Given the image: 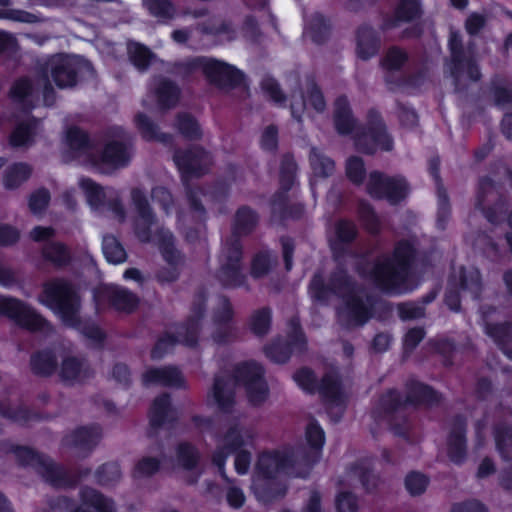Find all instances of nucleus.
Returning a JSON list of instances; mask_svg holds the SVG:
<instances>
[{
	"label": "nucleus",
	"instance_id": "nucleus-1",
	"mask_svg": "<svg viewBox=\"0 0 512 512\" xmlns=\"http://www.w3.org/2000/svg\"><path fill=\"white\" fill-rule=\"evenodd\" d=\"M306 441L310 448L305 454L291 448H282L259 456L251 489L260 502L266 503L281 496L284 493L282 482L286 478L305 477L308 474L325 442L324 432L318 424L308 425Z\"/></svg>",
	"mask_w": 512,
	"mask_h": 512
},
{
	"label": "nucleus",
	"instance_id": "nucleus-2",
	"mask_svg": "<svg viewBox=\"0 0 512 512\" xmlns=\"http://www.w3.org/2000/svg\"><path fill=\"white\" fill-rule=\"evenodd\" d=\"M237 385H243L248 399L253 404L264 401L268 394L266 383L262 379V369L256 363H245L235 370V375L225 380L217 376L209 395V401H213L221 410H227L233 402L234 389Z\"/></svg>",
	"mask_w": 512,
	"mask_h": 512
},
{
	"label": "nucleus",
	"instance_id": "nucleus-3",
	"mask_svg": "<svg viewBox=\"0 0 512 512\" xmlns=\"http://www.w3.org/2000/svg\"><path fill=\"white\" fill-rule=\"evenodd\" d=\"M257 434L253 429L234 425L228 429L222 439L219 440L218 451L214 455V462L222 469L224 458L229 453H235L234 466L239 474H245L251 463V455L248 449L253 448Z\"/></svg>",
	"mask_w": 512,
	"mask_h": 512
},
{
	"label": "nucleus",
	"instance_id": "nucleus-4",
	"mask_svg": "<svg viewBox=\"0 0 512 512\" xmlns=\"http://www.w3.org/2000/svg\"><path fill=\"white\" fill-rule=\"evenodd\" d=\"M413 249L408 242L400 243L394 252L393 259H383L377 263L372 274L373 280L383 289L401 293L407 290L404 282L408 276V264Z\"/></svg>",
	"mask_w": 512,
	"mask_h": 512
},
{
	"label": "nucleus",
	"instance_id": "nucleus-5",
	"mask_svg": "<svg viewBox=\"0 0 512 512\" xmlns=\"http://www.w3.org/2000/svg\"><path fill=\"white\" fill-rule=\"evenodd\" d=\"M91 64L79 56L56 55L50 58L45 76H50L60 88L72 87L80 78L91 76Z\"/></svg>",
	"mask_w": 512,
	"mask_h": 512
},
{
	"label": "nucleus",
	"instance_id": "nucleus-6",
	"mask_svg": "<svg viewBox=\"0 0 512 512\" xmlns=\"http://www.w3.org/2000/svg\"><path fill=\"white\" fill-rule=\"evenodd\" d=\"M41 303L53 310L68 325L74 326L78 311V297L64 281L56 280L44 286Z\"/></svg>",
	"mask_w": 512,
	"mask_h": 512
},
{
	"label": "nucleus",
	"instance_id": "nucleus-7",
	"mask_svg": "<svg viewBox=\"0 0 512 512\" xmlns=\"http://www.w3.org/2000/svg\"><path fill=\"white\" fill-rule=\"evenodd\" d=\"M369 193L378 198H386L391 203L403 199L408 191L403 179L383 178L378 173H372L369 178Z\"/></svg>",
	"mask_w": 512,
	"mask_h": 512
},
{
	"label": "nucleus",
	"instance_id": "nucleus-8",
	"mask_svg": "<svg viewBox=\"0 0 512 512\" xmlns=\"http://www.w3.org/2000/svg\"><path fill=\"white\" fill-rule=\"evenodd\" d=\"M0 313L31 330L42 329L45 324L39 315L15 299L0 298Z\"/></svg>",
	"mask_w": 512,
	"mask_h": 512
},
{
	"label": "nucleus",
	"instance_id": "nucleus-9",
	"mask_svg": "<svg viewBox=\"0 0 512 512\" xmlns=\"http://www.w3.org/2000/svg\"><path fill=\"white\" fill-rule=\"evenodd\" d=\"M199 65L206 76L220 86L235 85L242 80L240 71L214 59H200Z\"/></svg>",
	"mask_w": 512,
	"mask_h": 512
},
{
	"label": "nucleus",
	"instance_id": "nucleus-10",
	"mask_svg": "<svg viewBox=\"0 0 512 512\" xmlns=\"http://www.w3.org/2000/svg\"><path fill=\"white\" fill-rule=\"evenodd\" d=\"M130 154L128 148L123 143L122 139L115 140L109 142L99 157V159L94 161V164L99 167V169L108 173L111 170L124 166L129 160Z\"/></svg>",
	"mask_w": 512,
	"mask_h": 512
},
{
	"label": "nucleus",
	"instance_id": "nucleus-11",
	"mask_svg": "<svg viewBox=\"0 0 512 512\" xmlns=\"http://www.w3.org/2000/svg\"><path fill=\"white\" fill-rule=\"evenodd\" d=\"M175 163L183 177L200 175L210 164L209 156L202 150L195 149L188 153H177Z\"/></svg>",
	"mask_w": 512,
	"mask_h": 512
},
{
	"label": "nucleus",
	"instance_id": "nucleus-12",
	"mask_svg": "<svg viewBox=\"0 0 512 512\" xmlns=\"http://www.w3.org/2000/svg\"><path fill=\"white\" fill-rule=\"evenodd\" d=\"M371 304L367 300L364 302L359 297L351 295L346 301V307L339 311L341 319H348L353 325H362L370 316Z\"/></svg>",
	"mask_w": 512,
	"mask_h": 512
},
{
	"label": "nucleus",
	"instance_id": "nucleus-13",
	"mask_svg": "<svg viewBox=\"0 0 512 512\" xmlns=\"http://www.w3.org/2000/svg\"><path fill=\"white\" fill-rule=\"evenodd\" d=\"M74 512H116L113 502L93 489L81 494V504Z\"/></svg>",
	"mask_w": 512,
	"mask_h": 512
},
{
	"label": "nucleus",
	"instance_id": "nucleus-14",
	"mask_svg": "<svg viewBox=\"0 0 512 512\" xmlns=\"http://www.w3.org/2000/svg\"><path fill=\"white\" fill-rule=\"evenodd\" d=\"M143 381L146 385L159 384L178 387L182 385L183 378L177 369L165 367L148 370L143 376Z\"/></svg>",
	"mask_w": 512,
	"mask_h": 512
},
{
	"label": "nucleus",
	"instance_id": "nucleus-15",
	"mask_svg": "<svg viewBox=\"0 0 512 512\" xmlns=\"http://www.w3.org/2000/svg\"><path fill=\"white\" fill-rule=\"evenodd\" d=\"M449 47L451 50L452 55V62H453V74H458L459 70L467 69V73L469 74V78L471 80H477L480 76V73L476 67H473L469 63H464L460 59V47H461V41L460 36L456 32H451L450 38H449Z\"/></svg>",
	"mask_w": 512,
	"mask_h": 512
},
{
	"label": "nucleus",
	"instance_id": "nucleus-16",
	"mask_svg": "<svg viewBox=\"0 0 512 512\" xmlns=\"http://www.w3.org/2000/svg\"><path fill=\"white\" fill-rule=\"evenodd\" d=\"M103 294L111 299L112 305L122 311H132L138 303L137 298L125 289L108 286L103 289Z\"/></svg>",
	"mask_w": 512,
	"mask_h": 512
},
{
	"label": "nucleus",
	"instance_id": "nucleus-17",
	"mask_svg": "<svg viewBox=\"0 0 512 512\" xmlns=\"http://www.w3.org/2000/svg\"><path fill=\"white\" fill-rule=\"evenodd\" d=\"M173 237L169 232H166L164 234L163 243H162V253L165 258V260L168 262V264L171 266V271L169 275H165L164 272H161L159 274V279L161 281H172L176 279L178 276V271L176 269L175 263L178 259V254L173 248Z\"/></svg>",
	"mask_w": 512,
	"mask_h": 512
},
{
	"label": "nucleus",
	"instance_id": "nucleus-18",
	"mask_svg": "<svg viewBox=\"0 0 512 512\" xmlns=\"http://www.w3.org/2000/svg\"><path fill=\"white\" fill-rule=\"evenodd\" d=\"M65 143L71 150L73 157H79L81 154H87L90 151L86 134L78 128H71L66 132Z\"/></svg>",
	"mask_w": 512,
	"mask_h": 512
},
{
	"label": "nucleus",
	"instance_id": "nucleus-19",
	"mask_svg": "<svg viewBox=\"0 0 512 512\" xmlns=\"http://www.w3.org/2000/svg\"><path fill=\"white\" fill-rule=\"evenodd\" d=\"M60 375L63 381L73 383L83 380L86 376V370L77 359L67 358L62 363Z\"/></svg>",
	"mask_w": 512,
	"mask_h": 512
},
{
	"label": "nucleus",
	"instance_id": "nucleus-20",
	"mask_svg": "<svg viewBox=\"0 0 512 512\" xmlns=\"http://www.w3.org/2000/svg\"><path fill=\"white\" fill-rule=\"evenodd\" d=\"M102 250L109 263L119 264L124 262L126 259L125 250L113 236H106L103 238Z\"/></svg>",
	"mask_w": 512,
	"mask_h": 512
},
{
	"label": "nucleus",
	"instance_id": "nucleus-21",
	"mask_svg": "<svg viewBox=\"0 0 512 512\" xmlns=\"http://www.w3.org/2000/svg\"><path fill=\"white\" fill-rule=\"evenodd\" d=\"M38 123L36 121L29 122L25 125L18 126L12 133L10 142L15 147L30 144L36 135Z\"/></svg>",
	"mask_w": 512,
	"mask_h": 512
},
{
	"label": "nucleus",
	"instance_id": "nucleus-22",
	"mask_svg": "<svg viewBox=\"0 0 512 512\" xmlns=\"http://www.w3.org/2000/svg\"><path fill=\"white\" fill-rule=\"evenodd\" d=\"M335 109V124L339 133H348L353 125V120L350 116L347 101L345 98H340L336 102Z\"/></svg>",
	"mask_w": 512,
	"mask_h": 512
},
{
	"label": "nucleus",
	"instance_id": "nucleus-23",
	"mask_svg": "<svg viewBox=\"0 0 512 512\" xmlns=\"http://www.w3.org/2000/svg\"><path fill=\"white\" fill-rule=\"evenodd\" d=\"M31 169L26 164H16L12 166L5 175L4 186L7 189L17 188L21 183L28 179Z\"/></svg>",
	"mask_w": 512,
	"mask_h": 512
},
{
	"label": "nucleus",
	"instance_id": "nucleus-24",
	"mask_svg": "<svg viewBox=\"0 0 512 512\" xmlns=\"http://www.w3.org/2000/svg\"><path fill=\"white\" fill-rule=\"evenodd\" d=\"M143 5L160 20L170 19L174 15V7L167 0H143Z\"/></svg>",
	"mask_w": 512,
	"mask_h": 512
},
{
	"label": "nucleus",
	"instance_id": "nucleus-25",
	"mask_svg": "<svg viewBox=\"0 0 512 512\" xmlns=\"http://www.w3.org/2000/svg\"><path fill=\"white\" fill-rule=\"evenodd\" d=\"M487 333L500 343L503 352L512 359V335L509 328L505 325L487 327Z\"/></svg>",
	"mask_w": 512,
	"mask_h": 512
},
{
	"label": "nucleus",
	"instance_id": "nucleus-26",
	"mask_svg": "<svg viewBox=\"0 0 512 512\" xmlns=\"http://www.w3.org/2000/svg\"><path fill=\"white\" fill-rule=\"evenodd\" d=\"M310 162L314 174L317 176H328L334 170V163L331 159L323 156L319 151L313 149L310 156Z\"/></svg>",
	"mask_w": 512,
	"mask_h": 512
},
{
	"label": "nucleus",
	"instance_id": "nucleus-27",
	"mask_svg": "<svg viewBox=\"0 0 512 512\" xmlns=\"http://www.w3.org/2000/svg\"><path fill=\"white\" fill-rule=\"evenodd\" d=\"M172 410L169 405L168 398L166 396L156 399L152 405L150 411V420L153 425L162 424L167 419Z\"/></svg>",
	"mask_w": 512,
	"mask_h": 512
},
{
	"label": "nucleus",
	"instance_id": "nucleus-28",
	"mask_svg": "<svg viewBox=\"0 0 512 512\" xmlns=\"http://www.w3.org/2000/svg\"><path fill=\"white\" fill-rule=\"evenodd\" d=\"M178 89L169 82H162L157 90L159 105L163 108L173 106L178 100Z\"/></svg>",
	"mask_w": 512,
	"mask_h": 512
},
{
	"label": "nucleus",
	"instance_id": "nucleus-29",
	"mask_svg": "<svg viewBox=\"0 0 512 512\" xmlns=\"http://www.w3.org/2000/svg\"><path fill=\"white\" fill-rule=\"evenodd\" d=\"M128 52L134 65L139 69H144L151 62L150 51L139 43H129Z\"/></svg>",
	"mask_w": 512,
	"mask_h": 512
},
{
	"label": "nucleus",
	"instance_id": "nucleus-30",
	"mask_svg": "<svg viewBox=\"0 0 512 512\" xmlns=\"http://www.w3.org/2000/svg\"><path fill=\"white\" fill-rule=\"evenodd\" d=\"M377 50V43L370 31H363L358 37L357 54L362 59H367Z\"/></svg>",
	"mask_w": 512,
	"mask_h": 512
},
{
	"label": "nucleus",
	"instance_id": "nucleus-31",
	"mask_svg": "<svg viewBox=\"0 0 512 512\" xmlns=\"http://www.w3.org/2000/svg\"><path fill=\"white\" fill-rule=\"evenodd\" d=\"M421 14L418 0H402L397 9V16L404 21L412 20Z\"/></svg>",
	"mask_w": 512,
	"mask_h": 512
},
{
	"label": "nucleus",
	"instance_id": "nucleus-32",
	"mask_svg": "<svg viewBox=\"0 0 512 512\" xmlns=\"http://www.w3.org/2000/svg\"><path fill=\"white\" fill-rule=\"evenodd\" d=\"M79 185L84 191L87 201L91 206L98 205L104 197L103 190L90 179H81Z\"/></svg>",
	"mask_w": 512,
	"mask_h": 512
},
{
	"label": "nucleus",
	"instance_id": "nucleus-33",
	"mask_svg": "<svg viewBox=\"0 0 512 512\" xmlns=\"http://www.w3.org/2000/svg\"><path fill=\"white\" fill-rule=\"evenodd\" d=\"M428 479L420 473H410L405 480V486L411 495H419L425 491Z\"/></svg>",
	"mask_w": 512,
	"mask_h": 512
},
{
	"label": "nucleus",
	"instance_id": "nucleus-34",
	"mask_svg": "<svg viewBox=\"0 0 512 512\" xmlns=\"http://www.w3.org/2000/svg\"><path fill=\"white\" fill-rule=\"evenodd\" d=\"M270 325V312L266 309L258 311L252 316L251 328L256 334H264Z\"/></svg>",
	"mask_w": 512,
	"mask_h": 512
},
{
	"label": "nucleus",
	"instance_id": "nucleus-35",
	"mask_svg": "<svg viewBox=\"0 0 512 512\" xmlns=\"http://www.w3.org/2000/svg\"><path fill=\"white\" fill-rule=\"evenodd\" d=\"M177 127L187 137L193 138L200 135V128L197 122L189 115L180 116L177 121Z\"/></svg>",
	"mask_w": 512,
	"mask_h": 512
},
{
	"label": "nucleus",
	"instance_id": "nucleus-36",
	"mask_svg": "<svg viewBox=\"0 0 512 512\" xmlns=\"http://www.w3.org/2000/svg\"><path fill=\"white\" fill-rule=\"evenodd\" d=\"M33 369L39 374H49L55 367L53 358L47 354H39L32 359Z\"/></svg>",
	"mask_w": 512,
	"mask_h": 512
},
{
	"label": "nucleus",
	"instance_id": "nucleus-37",
	"mask_svg": "<svg viewBox=\"0 0 512 512\" xmlns=\"http://www.w3.org/2000/svg\"><path fill=\"white\" fill-rule=\"evenodd\" d=\"M294 380L305 391L312 392L316 387L313 373L308 369H301L294 374Z\"/></svg>",
	"mask_w": 512,
	"mask_h": 512
},
{
	"label": "nucleus",
	"instance_id": "nucleus-38",
	"mask_svg": "<svg viewBox=\"0 0 512 512\" xmlns=\"http://www.w3.org/2000/svg\"><path fill=\"white\" fill-rule=\"evenodd\" d=\"M322 389L325 393L329 394V409L332 410L334 405H338L339 402L342 401L339 391L340 385L337 380H330V378H326L323 380Z\"/></svg>",
	"mask_w": 512,
	"mask_h": 512
},
{
	"label": "nucleus",
	"instance_id": "nucleus-39",
	"mask_svg": "<svg viewBox=\"0 0 512 512\" xmlns=\"http://www.w3.org/2000/svg\"><path fill=\"white\" fill-rule=\"evenodd\" d=\"M347 175L351 181L359 183L362 181L364 176V167L361 159L350 158L347 162Z\"/></svg>",
	"mask_w": 512,
	"mask_h": 512
},
{
	"label": "nucleus",
	"instance_id": "nucleus-40",
	"mask_svg": "<svg viewBox=\"0 0 512 512\" xmlns=\"http://www.w3.org/2000/svg\"><path fill=\"white\" fill-rule=\"evenodd\" d=\"M257 221L256 215L249 208H242L236 216L237 226L240 230L246 231L250 229Z\"/></svg>",
	"mask_w": 512,
	"mask_h": 512
},
{
	"label": "nucleus",
	"instance_id": "nucleus-41",
	"mask_svg": "<svg viewBox=\"0 0 512 512\" xmlns=\"http://www.w3.org/2000/svg\"><path fill=\"white\" fill-rule=\"evenodd\" d=\"M336 508L338 512H356L357 500L349 493H341L336 498Z\"/></svg>",
	"mask_w": 512,
	"mask_h": 512
},
{
	"label": "nucleus",
	"instance_id": "nucleus-42",
	"mask_svg": "<svg viewBox=\"0 0 512 512\" xmlns=\"http://www.w3.org/2000/svg\"><path fill=\"white\" fill-rule=\"evenodd\" d=\"M464 454V440L462 435H455L449 439V456L452 461H461Z\"/></svg>",
	"mask_w": 512,
	"mask_h": 512
},
{
	"label": "nucleus",
	"instance_id": "nucleus-43",
	"mask_svg": "<svg viewBox=\"0 0 512 512\" xmlns=\"http://www.w3.org/2000/svg\"><path fill=\"white\" fill-rule=\"evenodd\" d=\"M45 256L51 261L61 264L66 261L68 253L65 247L59 243H53L44 251Z\"/></svg>",
	"mask_w": 512,
	"mask_h": 512
},
{
	"label": "nucleus",
	"instance_id": "nucleus-44",
	"mask_svg": "<svg viewBox=\"0 0 512 512\" xmlns=\"http://www.w3.org/2000/svg\"><path fill=\"white\" fill-rule=\"evenodd\" d=\"M49 194L46 190H38L29 201V206L34 214L40 213L48 204Z\"/></svg>",
	"mask_w": 512,
	"mask_h": 512
},
{
	"label": "nucleus",
	"instance_id": "nucleus-45",
	"mask_svg": "<svg viewBox=\"0 0 512 512\" xmlns=\"http://www.w3.org/2000/svg\"><path fill=\"white\" fill-rule=\"evenodd\" d=\"M197 459L195 450L189 445H180L178 450V460L183 467L191 468Z\"/></svg>",
	"mask_w": 512,
	"mask_h": 512
},
{
	"label": "nucleus",
	"instance_id": "nucleus-46",
	"mask_svg": "<svg viewBox=\"0 0 512 512\" xmlns=\"http://www.w3.org/2000/svg\"><path fill=\"white\" fill-rule=\"evenodd\" d=\"M159 463L153 458H145L141 460L135 468V476L144 477L149 476L157 471Z\"/></svg>",
	"mask_w": 512,
	"mask_h": 512
},
{
	"label": "nucleus",
	"instance_id": "nucleus-47",
	"mask_svg": "<svg viewBox=\"0 0 512 512\" xmlns=\"http://www.w3.org/2000/svg\"><path fill=\"white\" fill-rule=\"evenodd\" d=\"M226 498L229 505L234 508L241 507L245 502V495L243 491L234 484L229 485L226 493Z\"/></svg>",
	"mask_w": 512,
	"mask_h": 512
},
{
	"label": "nucleus",
	"instance_id": "nucleus-48",
	"mask_svg": "<svg viewBox=\"0 0 512 512\" xmlns=\"http://www.w3.org/2000/svg\"><path fill=\"white\" fill-rule=\"evenodd\" d=\"M137 125L147 139H160L153 123L144 115L137 117Z\"/></svg>",
	"mask_w": 512,
	"mask_h": 512
},
{
	"label": "nucleus",
	"instance_id": "nucleus-49",
	"mask_svg": "<svg viewBox=\"0 0 512 512\" xmlns=\"http://www.w3.org/2000/svg\"><path fill=\"white\" fill-rule=\"evenodd\" d=\"M17 458L23 465L37 466L42 464L40 457L29 448H20L16 452ZM43 465H45L43 463Z\"/></svg>",
	"mask_w": 512,
	"mask_h": 512
},
{
	"label": "nucleus",
	"instance_id": "nucleus-50",
	"mask_svg": "<svg viewBox=\"0 0 512 512\" xmlns=\"http://www.w3.org/2000/svg\"><path fill=\"white\" fill-rule=\"evenodd\" d=\"M132 200L139 212L140 219L144 223H148V222L150 223V214L147 210L143 194L138 190L134 191L132 193Z\"/></svg>",
	"mask_w": 512,
	"mask_h": 512
},
{
	"label": "nucleus",
	"instance_id": "nucleus-51",
	"mask_svg": "<svg viewBox=\"0 0 512 512\" xmlns=\"http://www.w3.org/2000/svg\"><path fill=\"white\" fill-rule=\"evenodd\" d=\"M405 54L399 49L390 50L384 60V65L389 69L400 67L405 61Z\"/></svg>",
	"mask_w": 512,
	"mask_h": 512
},
{
	"label": "nucleus",
	"instance_id": "nucleus-52",
	"mask_svg": "<svg viewBox=\"0 0 512 512\" xmlns=\"http://www.w3.org/2000/svg\"><path fill=\"white\" fill-rule=\"evenodd\" d=\"M271 257L269 254H261L258 255L254 261L252 266V272L255 276H261L264 274L271 265Z\"/></svg>",
	"mask_w": 512,
	"mask_h": 512
},
{
	"label": "nucleus",
	"instance_id": "nucleus-53",
	"mask_svg": "<svg viewBox=\"0 0 512 512\" xmlns=\"http://www.w3.org/2000/svg\"><path fill=\"white\" fill-rule=\"evenodd\" d=\"M486 18L478 13H472L466 20V30L469 34H476L484 27Z\"/></svg>",
	"mask_w": 512,
	"mask_h": 512
},
{
	"label": "nucleus",
	"instance_id": "nucleus-54",
	"mask_svg": "<svg viewBox=\"0 0 512 512\" xmlns=\"http://www.w3.org/2000/svg\"><path fill=\"white\" fill-rule=\"evenodd\" d=\"M263 90L271 97L275 102H281L283 100V96L281 91L278 88L277 83L272 78H265L262 81Z\"/></svg>",
	"mask_w": 512,
	"mask_h": 512
},
{
	"label": "nucleus",
	"instance_id": "nucleus-55",
	"mask_svg": "<svg viewBox=\"0 0 512 512\" xmlns=\"http://www.w3.org/2000/svg\"><path fill=\"white\" fill-rule=\"evenodd\" d=\"M198 328V321H189L187 327H185L184 330L181 332V342H183L186 345L192 346L195 343V337L198 332Z\"/></svg>",
	"mask_w": 512,
	"mask_h": 512
},
{
	"label": "nucleus",
	"instance_id": "nucleus-56",
	"mask_svg": "<svg viewBox=\"0 0 512 512\" xmlns=\"http://www.w3.org/2000/svg\"><path fill=\"white\" fill-rule=\"evenodd\" d=\"M399 311L402 319L419 318L424 314L422 307L413 303L401 305Z\"/></svg>",
	"mask_w": 512,
	"mask_h": 512
},
{
	"label": "nucleus",
	"instance_id": "nucleus-57",
	"mask_svg": "<svg viewBox=\"0 0 512 512\" xmlns=\"http://www.w3.org/2000/svg\"><path fill=\"white\" fill-rule=\"evenodd\" d=\"M19 239V233L10 226H0V245L6 246L15 243Z\"/></svg>",
	"mask_w": 512,
	"mask_h": 512
},
{
	"label": "nucleus",
	"instance_id": "nucleus-58",
	"mask_svg": "<svg viewBox=\"0 0 512 512\" xmlns=\"http://www.w3.org/2000/svg\"><path fill=\"white\" fill-rule=\"evenodd\" d=\"M336 233L341 241H349L355 236L354 225L349 222H340L336 227Z\"/></svg>",
	"mask_w": 512,
	"mask_h": 512
},
{
	"label": "nucleus",
	"instance_id": "nucleus-59",
	"mask_svg": "<svg viewBox=\"0 0 512 512\" xmlns=\"http://www.w3.org/2000/svg\"><path fill=\"white\" fill-rule=\"evenodd\" d=\"M451 512H486L484 506L477 501L455 504Z\"/></svg>",
	"mask_w": 512,
	"mask_h": 512
},
{
	"label": "nucleus",
	"instance_id": "nucleus-60",
	"mask_svg": "<svg viewBox=\"0 0 512 512\" xmlns=\"http://www.w3.org/2000/svg\"><path fill=\"white\" fill-rule=\"evenodd\" d=\"M415 400L430 403L434 399V392L425 385L416 384L414 387Z\"/></svg>",
	"mask_w": 512,
	"mask_h": 512
},
{
	"label": "nucleus",
	"instance_id": "nucleus-61",
	"mask_svg": "<svg viewBox=\"0 0 512 512\" xmlns=\"http://www.w3.org/2000/svg\"><path fill=\"white\" fill-rule=\"evenodd\" d=\"M309 104L316 110L322 111L325 107V102L322 94L319 92L317 87L312 86L309 90Z\"/></svg>",
	"mask_w": 512,
	"mask_h": 512
},
{
	"label": "nucleus",
	"instance_id": "nucleus-62",
	"mask_svg": "<svg viewBox=\"0 0 512 512\" xmlns=\"http://www.w3.org/2000/svg\"><path fill=\"white\" fill-rule=\"evenodd\" d=\"M276 141H277L276 129L274 127H268L262 135V140H261L262 147L265 149H268V150L273 149L276 146Z\"/></svg>",
	"mask_w": 512,
	"mask_h": 512
},
{
	"label": "nucleus",
	"instance_id": "nucleus-63",
	"mask_svg": "<svg viewBox=\"0 0 512 512\" xmlns=\"http://www.w3.org/2000/svg\"><path fill=\"white\" fill-rule=\"evenodd\" d=\"M266 354L275 362H284L288 359L289 354L287 348H282L279 346H271L267 348Z\"/></svg>",
	"mask_w": 512,
	"mask_h": 512
},
{
	"label": "nucleus",
	"instance_id": "nucleus-64",
	"mask_svg": "<svg viewBox=\"0 0 512 512\" xmlns=\"http://www.w3.org/2000/svg\"><path fill=\"white\" fill-rule=\"evenodd\" d=\"M31 91V85L27 80H20L12 88L11 94L15 99H22Z\"/></svg>",
	"mask_w": 512,
	"mask_h": 512
}]
</instances>
